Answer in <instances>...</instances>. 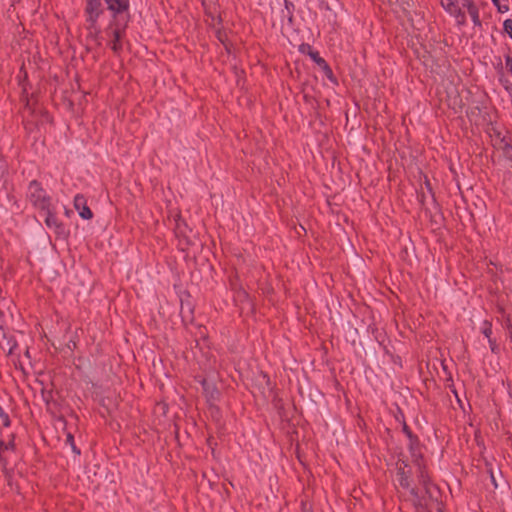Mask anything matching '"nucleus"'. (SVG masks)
Returning <instances> with one entry per match:
<instances>
[{
  "label": "nucleus",
  "mask_w": 512,
  "mask_h": 512,
  "mask_svg": "<svg viewBox=\"0 0 512 512\" xmlns=\"http://www.w3.org/2000/svg\"><path fill=\"white\" fill-rule=\"evenodd\" d=\"M109 10L113 13V22L110 25L109 31L113 36L111 43L114 51H119L122 48V35L128 23V1L127 0H106Z\"/></svg>",
  "instance_id": "1"
},
{
  "label": "nucleus",
  "mask_w": 512,
  "mask_h": 512,
  "mask_svg": "<svg viewBox=\"0 0 512 512\" xmlns=\"http://www.w3.org/2000/svg\"><path fill=\"white\" fill-rule=\"evenodd\" d=\"M412 461L417 469L419 482L423 485L428 498L432 501H437L439 491L436 486L429 482V477L426 474L425 468L421 462V454L417 453L416 457H412Z\"/></svg>",
  "instance_id": "2"
},
{
  "label": "nucleus",
  "mask_w": 512,
  "mask_h": 512,
  "mask_svg": "<svg viewBox=\"0 0 512 512\" xmlns=\"http://www.w3.org/2000/svg\"><path fill=\"white\" fill-rule=\"evenodd\" d=\"M440 4L445 11L456 19L459 25L466 23L465 13L459 7L457 0H440Z\"/></svg>",
  "instance_id": "3"
},
{
  "label": "nucleus",
  "mask_w": 512,
  "mask_h": 512,
  "mask_svg": "<svg viewBox=\"0 0 512 512\" xmlns=\"http://www.w3.org/2000/svg\"><path fill=\"white\" fill-rule=\"evenodd\" d=\"M407 467H408V464L405 460H399L397 462L398 481L403 488L410 487L409 477H410L411 471L406 470Z\"/></svg>",
  "instance_id": "4"
},
{
  "label": "nucleus",
  "mask_w": 512,
  "mask_h": 512,
  "mask_svg": "<svg viewBox=\"0 0 512 512\" xmlns=\"http://www.w3.org/2000/svg\"><path fill=\"white\" fill-rule=\"evenodd\" d=\"M407 467H408V464L405 460H399L397 462L398 481L403 488L410 487L409 477H410L411 471L406 470Z\"/></svg>",
  "instance_id": "5"
},
{
  "label": "nucleus",
  "mask_w": 512,
  "mask_h": 512,
  "mask_svg": "<svg viewBox=\"0 0 512 512\" xmlns=\"http://www.w3.org/2000/svg\"><path fill=\"white\" fill-rule=\"evenodd\" d=\"M74 207L78 211L82 219L89 220L92 218V212L86 205V200L82 195H76L74 198Z\"/></svg>",
  "instance_id": "6"
},
{
  "label": "nucleus",
  "mask_w": 512,
  "mask_h": 512,
  "mask_svg": "<svg viewBox=\"0 0 512 512\" xmlns=\"http://www.w3.org/2000/svg\"><path fill=\"white\" fill-rule=\"evenodd\" d=\"M100 13H101V0H88L87 14H88V21L91 23V25L95 24Z\"/></svg>",
  "instance_id": "7"
},
{
  "label": "nucleus",
  "mask_w": 512,
  "mask_h": 512,
  "mask_svg": "<svg viewBox=\"0 0 512 512\" xmlns=\"http://www.w3.org/2000/svg\"><path fill=\"white\" fill-rule=\"evenodd\" d=\"M29 195L34 201L35 204L40 205L41 207H44V192L40 188L39 184L37 182H32L29 185Z\"/></svg>",
  "instance_id": "8"
},
{
  "label": "nucleus",
  "mask_w": 512,
  "mask_h": 512,
  "mask_svg": "<svg viewBox=\"0 0 512 512\" xmlns=\"http://www.w3.org/2000/svg\"><path fill=\"white\" fill-rule=\"evenodd\" d=\"M462 6L465 7L470 15L473 23L477 26L481 25L479 11L473 0H463Z\"/></svg>",
  "instance_id": "9"
},
{
  "label": "nucleus",
  "mask_w": 512,
  "mask_h": 512,
  "mask_svg": "<svg viewBox=\"0 0 512 512\" xmlns=\"http://www.w3.org/2000/svg\"><path fill=\"white\" fill-rule=\"evenodd\" d=\"M403 431L406 433V435L410 439L409 450L411 453V457H416L417 453H420L419 447H418V442L416 439L413 438L412 433L406 424H404V426H403Z\"/></svg>",
  "instance_id": "10"
},
{
  "label": "nucleus",
  "mask_w": 512,
  "mask_h": 512,
  "mask_svg": "<svg viewBox=\"0 0 512 512\" xmlns=\"http://www.w3.org/2000/svg\"><path fill=\"white\" fill-rule=\"evenodd\" d=\"M261 377H262V380L265 382V384L267 385V392H268V395H266V391L264 390L263 391V394L268 398V399H272L274 400L275 399V395L273 393V387L271 385V382H270V379L269 377L267 376V374H261Z\"/></svg>",
  "instance_id": "11"
},
{
  "label": "nucleus",
  "mask_w": 512,
  "mask_h": 512,
  "mask_svg": "<svg viewBox=\"0 0 512 512\" xmlns=\"http://www.w3.org/2000/svg\"><path fill=\"white\" fill-rule=\"evenodd\" d=\"M493 4L497 7L499 13H506L509 11V6L507 4L508 0H491Z\"/></svg>",
  "instance_id": "12"
},
{
  "label": "nucleus",
  "mask_w": 512,
  "mask_h": 512,
  "mask_svg": "<svg viewBox=\"0 0 512 512\" xmlns=\"http://www.w3.org/2000/svg\"><path fill=\"white\" fill-rule=\"evenodd\" d=\"M203 389L206 392L207 395H209L211 398H214L216 394H218L217 389L208 382H203Z\"/></svg>",
  "instance_id": "13"
},
{
  "label": "nucleus",
  "mask_w": 512,
  "mask_h": 512,
  "mask_svg": "<svg viewBox=\"0 0 512 512\" xmlns=\"http://www.w3.org/2000/svg\"><path fill=\"white\" fill-rule=\"evenodd\" d=\"M483 334L489 339V342L492 343L490 336L492 333L491 324L489 322H484V327L482 329Z\"/></svg>",
  "instance_id": "14"
},
{
  "label": "nucleus",
  "mask_w": 512,
  "mask_h": 512,
  "mask_svg": "<svg viewBox=\"0 0 512 512\" xmlns=\"http://www.w3.org/2000/svg\"><path fill=\"white\" fill-rule=\"evenodd\" d=\"M504 31L512 38V19H506L503 23Z\"/></svg>",
  "instance_id": "15"
},
{
  "label": "nucleus",
  "mask_w": 512,
  "mask_h": 512,
  "mask_svg": "<svg viewBox=\"0 0 512 512\" xmlns=\"http://www.w3.org/2000/svg\"><path fill=\"white\" fill-rule=\"evenodd\" d=\"M312 58L316 61V63L320 66H324L330 73L331 70L327 67V64L324 59L318 57L317 53L311 54Z\"/></svg>",
  "instance_id": "16"
},
{
  "label": "nucleus",
  "mask_w": 512,
  "mask_h": 512,
  "mask_svg": "<svg viewBox=\"0 0 512 512\" xmlns=\"http://www.w3.org/2000/svg\"><path fill=\"white\" fill-rule=\"evenodd\" d=\"M46 224H47V226H49V227H57V226H58L57 219H56L53 215H51V214H49V215L47 216V218H46Z\"/></svg>",
  "instance_id": "17"
},
{
  "label": "nucleus",
  "mask_w": 512,
  "mask_h": 512,
  "mask_svg": "<svg viewBox=\"0 0 512 512\" xmlns=\"http://www.w3.org/2000/svg\"><path fill=\"white\" fill-rule=\"evenodd\" d=\"M13 448L12 442L6 443L3 440H0V451L9 450Z\"/></svg>",
  "instance_id": "18"
},
{
  "label": "nucleus",
  "mask_w": 512,
  "mask_h": 512,
  "mask_svg": "<svg viewBox=\"0 0 512 512\" xmlns=\"http://www.w3.org/2000/svg\"><path fill=\"white\" fill-rule=\"evenodd\" d=\"M505 65H506V68L512 72V57L510 56H507L506 59H505Z\"/></svg>",
  "instance_id": "19"
},
{
  "label": "nucleus",
  "mask_w": 512,
  "mask_h": 512,
  "mask_svg": "<svg viewBox=\"0 0 512 512\" xmlns=\"http://www.w3.org/2000/svg\"><path fill=\"white\" fill-rule=\"evenodd\" d=\"M490 477H491V481H492V483L494 484L495 488H497V487H498V484H497V482H496V477L494 476V474H493V472H492V471L490 472Z\"/></svg>",
  "instance_id": "20"
},
{
  "label": "nucleus",
  "mask_w": 512,
  "mask_h": 512,
  "mask_svg": "<svg viewBox=\"0 0 512 512\" xmlns=\"http://www.w3.org/2000/svg\"><path fill=\"white\" fill-rule=\"evenodd\" d=\"M411 493L416 497L418 496V491L415 490L414 488L411 489Z\"/></svg>",
  "instance_id": "21"
},
{
  "label": "nucleus",
  "mask_w": 512,
  "mask_h": 512,
  "mask_svg": "<svg viewBox=\"0 0 512 512\" xmlns=\"http://www.w3.org/2000/svg\"><path fill=\"white\" fill-rule=\"evenodd\" d=\"M71 447H72L73 451H75L76 453H79V451L76 450V447L73 445V443H71Z\"/></svg>",
  "instance_id": "22"
},
{
  "label": "nucleus",
  "mask_w": 512,
  "mask_h": 512,
  "mask_svg": "<svg viewBox=\"0 0 512 512\" xmlns=\"http://www.w3.org/2000/svg\"><path fill=\"white\" fill-rule=\"evenodd\" d=\"M67 439H68V441H71L72 440V436L68 435Z\"/></svg>",
  "instance_id": "23"
}]
</instances>
